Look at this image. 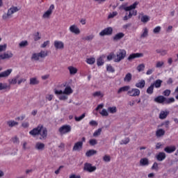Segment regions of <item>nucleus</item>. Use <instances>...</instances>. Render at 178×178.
Instances as JSON below:
<instances>
[{
  "mask_svg": "<svg viewBox=\"0 0 178 178\" xmlns=\"http://www.w3.org/2000/svg\"><path fill=\"white\" fill-rule=\"evenodd\" d=\"M29 84L31 86H37V84H40V81H38L35 77L31 78Z\"/></svg>",
  "mask_w": 178,
  "mask_h": 178,
  "instance_id": "c85d7f7f",
  "label": "nucleus"
},
{
  "mask_svg": "<svg viewBox=\"0 0 178 178\" xmlns=\"http://www.w3.org/2000/svg\"><path fill=\"white\" fill-rule=\"evenodd\" d=\"M115 16H118V12L114 11L112 13H110L108 16V19H113Z\"/></svg>",
  "mask_w": 178,
  "mask_h": 178,
  "instance_id": "5fc2aeb1",
  "label": "nucleus"
},
{
  "mask_svg": "<svg viewBox=\"0 0 178 178\" xmlns=\"http://www.w3.org/2000/svg\"><path fill=\"white\" fill-rule=\"evenodd\" d=\"M90 145H97L98 144V142L95 139H90L89 140Z\"/></svg>",
  "mask_w": 178,
  "mask_h": 178,
  "instance_id": "4d7b16f0",
  "label": "nucleus"
},
{
  "mask_svg": "<svg viewBox=\"0 0 178 178\" xmlns=\"http://www.w3.org/2000/svg\"><path fill=\"white\" fill-rule=\"evenodd\" d=\"M104 58H105V56H101L99 58L97 59V66L104 65V63H105V61L104 60Z\"/></svg>",
  "mask_w": 178,
  "mask_h": 178,
  "instance_id": "bb28decb",
  "label": "nucleus"
},
{
  "mask_svg": "<svg viewBox=\"0 0 178 178\" xmlns=\"http://www.w3.org/2000/svg\"><path fill=\"white\" fill-rule=\"evenodd\" d=\"M2 90L9 91L10 90V85H8L6 83H0V91H2Z\"/></svg>",
  "mask_w": 178,
  "mask_h": 178,
  "instance_id": "aec40b11",
  "label": "nucleus"
},
{
  "mask_svg": "<svg viewBox=\"0 0 178 178\" xmlns=\"http://www.w3.org/2000/svg\"><path fill=\"white\" fill-rule=\"evenodd\" d=\"M31 60H40V54L35 53L32 54Z\"/></svg>",
  "mask_w": 178,
  "mask_h": 178,
  "instance_id": "79ce46f5",
  "label": "nucleus"
},
{
  "mask_svg": "<svg viewBox=\"0 0 178 178\" xmlns=\"http://www.w3.org/2000/svg\"><path fill=\"white\" fill-rule=\"evenodd\" d=\"M135 87L140 89L144 88V87H145V80L144 79L140 80L139 82L135 84Z\"/></svg>",
  "mask_w": 178,
  "mask_h": 178,
  "instance_id": "4be33fe9",
  "label": "nucleus"
},
{
  "mask_svg": "<svg viewBox=\"0 0 178 178\" xmlns=\"http://www.w3.org/2000/svg\"><path fill=\"white\" fill-rule=\"evenodd\" d=\"M113 33V29L112 27H107L99 33V35H101V37H104L105 35H112Z\"/></svg>",
  "mask_w": 178,
  "mask_h": 178,
  "instance_id": "6e6552de",
  "label": "nucleus"
},
{
  "mask_svg": "<svg viewBox=\"0 0 178 178\" xmlns=\"http://www.w3.org/2000/svg\"><path fill=\"white\" fill-rule=\"evenodd\" d=\"M92 95L93 97H104V95L100 91L95 92Z\"/></svg>",
  "mask_w": 178,
  "mask_h": 178,
  "instance_id": "e2e57ef3",
  "label": "nucleus"
},
{
  "mask_svg": "<svg viewBox=\"0 0 178 178\" xmlns=\"http://www.w3.org/2000/svg\"><path fill=\"white\" fill-rule=\"evenodd\" d=\"M6 44H0V52H3L4 51H6Z\"/></svg>",
  "mask_w": 178,
  "mask_h": 178,
  "instance_id": "052dcab7",
  "label": "nucleus"
},
{
  "mask_svg": "<svg viewBox=\"0 0 178 178\" xmlns=\"http://www.w3.org/2000/svg\"><path fill=\"white\" fill-rule=\"evenodd\" d=\"M163 65H165V63L163 61H157V63L156 64V67L157 69H159V68L162 67V66H163Z\"/></svg>",
  "mask_w": 178,
  "mask_h": 178,
  "instance_id": "3c124183",
  "label": "nucleus"
},
{
  "mask_svg": "<svg viewBox=\"0 0 178 178\" xmlns=\"http://www.w3.org/2000/svg\"><path fill=\"white\" fill-rule=\"evenodd\" d=\"M89 124L90 126H98V122H97V121L95 120H91L90 122H89Z\"/></svg>",
  "mask_w": 178,
  "mask_h": 178,
  "instance_id": "774afa93",
  "label": "nucleus"
},
{
  "mask_svg": "<svg viewBox=\"0 0 178 178\" xmlns=\"http://www.w3.org/2000/svg\"><path fill=\"white\" fill-rule=\"evenodd\" d=\"M131 79H133V75L131 74V73L129 72L125 75L124 78V81L125 83H130V81H131Z\"/></svg>",
  "mask_w": 178,
  "mask_h": 178,
  "instance_id": "393cba45",
  "label": "nucleus"
},
{
  "mask_svg": "<svg viewBox=\"0 0 178 178\" xmlns=\"http://www.w3.org/2000/svg\"><path fill=\"white\" fill-rule=\"evenodd\" d=\"M161 26H156V28H154L153 30L154 34H159V33H161Z\"/></svg>",
  "mask_w": 178,
  "mask_h": 178,
  "instance_id": "864d4df0",
  "label": "nucleus"
},
{
  "mask_svg": "<svg viewBox=\"0 0 178 178\" xmlns=\"http://www.w3.org/2000/svg\"><path fill=\"white\" fill-rule=\"evenodd\" d=\"M116 106H113V107H108V112L110 113H116L117 112Z\"/></svg>",
  "mask_w": 178,
  "mask_h": 178,
  "instance_id": "de8ad7c7",
  "label": "nucleus"
},
{
  "mask_svg": "<svg viewBox=\"0 0 178 178\" xmlns=\"http://www.w3.org/2000/svg\"><path fill=\"white\" fill-rule=\"evenodd\" d=\"M68 70L70 71V74L71 75H74L76 73H77V68L73 66L68 67Z\"/></svg>",
  "mask_w": 178,
  "mask_h": 178,
  "instance_id": "7c9ffc66",
  "label": "nucleus"
},
{
  "mask_svg": "<svg viewBox=\"0 0 178 178\" xmlns=\"http://www.w3.org/2000/svg\"><path fill=\"white\" fill-rule=\"evenodd\" d=\"M103 161L104 162H111V156L109 155H105L104 157H103Z\"/></svg>",
  "mask_w": 178,
  "mask_h": 178,
  "instance_id": "bf43d9fd",
  "label": "nucleus"
},
{
  "mask_svg": "<svg viewBox=\"0 0 178 178\" xmlns=\"http://www.w3.org/2000/svg\"><path fill=\"white\" fill-rule=\"evenodd\" d=\"M70 31L73 34H76V35H79V34H80L81 33L80 29H79V27H77V26L74 24L70 26Z\"/></svg>",
  "mask_w": 178,
  "mask_h": 178,
  "instance_id": "f8f14e48",
  "label": "nucleus"
},
{
  "mask_svg": "<svg viewBox=\"0 0 178 178\" xmlns=\"http://www.w3.org/2000/svg\"><path fill=\"white\" fill-rule=\"evenodd\" d=\"M58 131L61 135L67 134V133H70L72 131V127L67 124L63 125L59 128Z\"/></svg>",
  "mask_w": 178,
  "mask_h": 178,
  "instance_id": "423d86ee",
  "label": "nucleus"
},
{
  "mask_svg": "<svg viewBox=\"0 0 178 178\" xmlns=\"http://www.w3.org/2000/svg\"><path fill=\"white\" fill-rule=\"evenodd\" d=\"M144 56V54L143 53H134L129 56L127 60H133V59H136V58H143Z\"/></svg>",
  "mask_w": 178,
  "mask_h": 178,
  "instance_id": "9b49d317",
  "label": "nucleus"
},
{
  "mask_svg": "<svg viewBox=\"0 0 178 178\" xmlns=\"http://www.w3.org/2000/svg\"><path fill=\"white\" fill-rule=\"evenodd\" d=\"M97 154V150L90 149L89 151L86 152V155L88 157L92 156V155H95Z\"/></svg>",
  "mask_w": 178,
  "mask_h": 178,
  "instance_id": "58836bf2",
  "label": "nucleus"
},
{
  "mask_svg": "<svg viewBox=\"0 0 178 178\" xmlns=\"http://www.w3.org/2000/svg\"><path fill=\"white\" fill-rule=\"evenodd\" d=\"M35 148L38 151H44V149H45V144H44L42 143L38 142V143H36V144L35 145Z\"/></svg>",
  "mask_w": 178,
  "mask_h": 178,
  "instance_id": "f3484780",
  "label": "nucleus"
},
{
  "mask_svg": "<svg viewBox=\"0 0 178 178\" xmlns=\"http://www.w3.org/2000/svg\"><path fill=\"white\" fill-rule=\"evenodd\" d=\"M83 143H86L85 137L82 138V141L76 142L74 144V145L72 148V151H81V149H83Z\"/></svg>",
  "mask_w": 178,
  "mask_h": 178,
  "instance_id": "0eeeda50",
  "label": "nucleus"
},
{
  "mask_svg": "<svg viewBox=\"0 0 178 178\" xmlns=\"http://www.w3.org/2000/svg\"><path fill=\"white\" fill-rule=\"evenodd\" d=\"M159 167H158V163L154 162L153 165L152 166V170H158Z\"/></svg>",
  "mask_w": 178,
  "mask_h": 178,
  "instance_id": "0e129e2a",
  "label": "nucleus"
},
{
  "mask_svg": "<svg viewBox=\"0 0 178 178\" xmlns=\"http://www.w3.org/2000/svg\"><path fill=\"white\" fill-rule=\"evenodd\" d=\"M164 151L167 154H172L176 151V146H168L164 148Z\"/></svg>",
  "mask_w": 178,
  "mask_h": 178,
  "instance_id": "a211bd4d",
  "label": "nucleus"
},
{
  "mask_svg": "<svg viewBox=\"0 0 178 178\" xmlns=\"http://www.w3.org/2000/svg\"><path fill=\"white\" fill-rule=\"evenodd\" d=\"M124 37V33L120 32L117 33L114 37L113 38V41H119L120 40H122Z\"/></svg>",
  "mask_w": 178,
  "mask_h": 178,
  "instance_id": "b1692460",
  "label": "nucleus"
},
{
  "mask_svg": "<svg viewBox=\"0 0 178 178\" xmlns=\"http://www.w3.org/2000/svg\"><path fill=\"white\" fill-rule=\"evenodd\" d=\"M100 115H101L102 116H108V111H106V109H103V110L102 111V112H100Z\"/></svg>",
  "mask_w": 178,
  "mask_h": 178,
  "instance_id": "69168bd1",
  "label": "nucleus"
},
{
  "mask_svg": "<svg viewBox=\"0 0 178 178\" xmlns=\"http://www.w3.org/2000/svg\"><path fill=\"white\" fill-rule=\"evenodd\" d=\"M148 35V29L147 27L143 29V33L140 35V38H147Z\"/></svg>",
  "mask_w": 178,
  "mask_h": 178,
  "instance_id": "ea45409f",
  "label": "nucleus"
},
{
  "mask_svg": "<svg viewBox=\"0 0 178 178\" xmlns=\"http://www.w3.org/2000/svg\"><path fill=\"white\" fill-rule=\"evenodd\" d=\"M156 137H162V136H165V130L163 129H159L156 131Z\"/></svg>",
  "mask_w": 178,
  "mask_h": 178,
  "instance_id": "473e14b6",
  "label": "nucleus"
},
{
  "mask_svg": "<svg viewBox=\"0 0 178 178\" xmlns=\"http://www.w3.org/2000/svg\"><path fill=\"white\" fill-rule=\"evenodd\" d=\"M146 92L149 95H152V94H154V85H152V83L147 88Z\"/></svg>",
  "mask_w": 178,
  "mask_h": 178,
  "instance_id": "c9c22d12",
  "label": "nucleus"
},
{
  "mask_svg": "<svg viewBox=\"0 0 178 178\" xmlns=\"http://www.w3.org/2000/svg\"><path fill=\"white\" fill-rule=\"evenodd\" d=\"M13 70L12 69H8L4 72H2L0 73V79L2 77H8L10 75V73H12Z\"/></svg>",
  "mask_w": 178,
  "mask_h": 178,
  "instance_id": "6ab92c4d",
  "label": "nucleus"
},
{
  "mask_svg": "<svg viewBox=\"0 0 178 178\" xmlns=\"http://www.w3.org/2000/svg\"><path fill=\"white\" fill-rule=\"evenodd\" d=\"M10 17H12V15L8 13V11L7 13H4L2 16L3 20H8Z\"/></svg>",
  "mask_w": 178,
  "mask_h": 178,
  "instance_id": "09e8293b",
  "label": "nucleus"
},
{
  "mask_svg": "<svg viewBox=\"0 0 178 178\" xmlns=\"http://www.w3.org/2000/svg\"><path fill=\"white\" fill-rule=\"evenodd\" d=\"M130 143V138H126L124 140H122L120 143L121 145H123V144H129Z\"/></svg>",
  "mask_w": 178,
  "mask_h": 178,
  "instance_id": "13d9d810",
  "label": "nucleus"
},
{
  "mask_svg": "<svg viewBox=\"0 0 178 178\" xmlns=\"http://www.w3.org/2000/svg\"><path fill=\"white\" fill-rule=\"evenodd\" d=\"M33 40H34V41H38V40H41V36H40V32H37L34 35Z\"/></svg>",
  "mask_w": 178,
  "mask_h": 178,
  "instance_id": "603ef678",
  "label": "nucleus"
},
{
  "mask_svg": "<svg viewBox=\"0 0 178 178\" xmlns=\"http://www.w3.org/2000/svg\"><path fill=\"white\" fill-rule=\"evenodd\" d=\"M145 69V65H144L143 63L140 64L136 67V70H138V72H143L144 71Z\"/></svg>",
  "mask_w": 178,
  "mask_h": 178,
  "instance_id": "a18cd8bd",
  "label": "nucleus"
},
{
  "mask_svg": "<svg viewBox=\"0 0 178 178\" xmlns=\"http://www.w3.org/2000/svg\"><path fill=\"white\" fill-rule=\"evenodd\" d=\"M27 46H29V42L27 40H23L19 43V48H26Z\"/></svg>",
  "mask_w": 178,
  "mask_h": 178,
  "instance_id": "4c0bfd02",
  "label": "nucleus"
},
{
  "mask_svg": "<svg viewBox=\"0 0 178 178\" xmlns=\"http://www.w3.org/2000/svg\"><path fill=\"white\" fill-rule=\"evenodd\" d=\"M20 77V75H17L15 76L13 79H8V81L9 84H17V79Z\"/></svg>",
  "mask_w": 178,
  "mask_h": 178,
  "instance_id": "cd10ccee",
  "label": "nucleus"
},
{
  "mask_svg": "<svg viewBox=\"0 0 178 178\" xmlns=\"http://www.w3.org/2000/svg\"><path fill=\"white\" fill-rule=\"evenodd\" d=\"M117 58L114 59V62L119 63L121 60H123L127 55V52L124 49H119L117 52Z\"/></svg>",
  "mask_w": 178,
  "mask_h": 178,
  "instance_id": "20e7f679",
  "label": "nucleus"
},
{
  "mask_svg": "<svg viewBox=\"0 0 178 178\" xmlns=\"http://www.w3.org/2000/svg\"><path fill=\"white\" fill-rule=\"evenodd\" d=\"M54 47L56 49H63L65 48V44L62 41H54Z\"/></svg>",
  "mask_w": 178,
  "mask_h": 178,
  "instance_id": "2eb2a0df",
  "label": "nucleus"
},
{
  "mask_svg": "<svg viewBox=\"0 0 178 178\" xmlns=\"http://www.w3.org/2000/svg\"><path fill=\"white\" fill-rule=\"evenodd\" d=\"M152 85L156 88H161V86H162V80L157 79L153 83H152Z\"/></svg>",
  "mask_w": 178,
  "mask_h": 178,
  "instance_id": "a878e982",
  "label": "nucleus"
},
{
  "mask_svg": "<svg viewBox=\"0 0 178 178\" xmlns=\"http://www.w3.org/2000/svg\"><path fill=\"white\" fill-rule=\"evenodd\" d=\"M115 56V54L111 53L108 56H107V60H112Z\"/></svg>",
  "mask_w": 178,
  "mask_h": 178,
  "instance_id": "338daca9",
  "label": "nucleus"
},
{
  "mask_svg": "<svg viewBox=\"0 0 178 178\" xmlns=\"http://www.w3.org/2000/svg\"><path fill=\"white\" fill-rule=\"evenodd\" d=\"M156 159L157 161H159V162H162V161L166 159V154L163 152H161L156 155Z\"/></svg>",
  "mask_w": 178,
  "mask_h": 178,
  "instance_id": "4468645a",
  "label": "nucleus"
},
{
  "mask_svg": "<svg viewBox=\"0 0 178 178\" xmlns=\"http://www.w3.org/2000/svg\"><path fill=\"white\" fill-rule=\"evenodd\" d=\"M10 58H13V54L10 51H7L6 53L0 54V59H1L2 60L5 59H10Z\"/></svg>",
  "mask_w": 178,
  "mask_h": 178,
  "instance_id": "ddd939ff",
  "label": "nucleus"
},
{
  "mask_svg": "<svg viewBox=\"0 0 178 178\" xmlns=\"http://www.w3.org/2000/svg\"><path fill=\"white\" fill-rule=\"evenodd\" d=\"M86 63L88 65H94L95 63V58H89L86 59Z\"/></svg>",
  "mask_w": 178,
  "mask_h": 178,
  "instance_id": "c03bdc74",
  "label": "nucleus"
},
{
  "mask_svg": "<svg viewBox=\"0 0 178 178\" xmlns=\"http://www.w3.org/2000/svg\"><path fill=\"white\" fill-rule=\"evenodd\" d=\"M168 115H169V112L161 111L159 115V119H166V118L168 117Z\"/></svg>",
  "mask_w": 178,
  "mask_h": 178,
  "instance_id": "e433bc0d",
  "label": "nucleus"
},
{
  "mask_svg": "<svg viewBox=\"0 0 178 178\" xmlns=\"http://www.w3.org/2000/svg\"><path fill=\"white\" fill-rule=\"evenodd\" d=\"M101 133H102V128H99L93 133V137H98V136H101Z\"/></svg>",
  "mask_w": 178,
  "mask_h": 178,
  "instance_id": "37998d69",
  "label": "nucleus"
},
{
  "mask_svg": "<svg viewBox=\"0 0 178 178\" xmlns=\"http://www.w3.org/2000/svg\"><path fill=\"white\" fill-rule=\"evenodd\" d=\"M72 93H73V90L70 86H67L63 91V94H65L66 95H70V94H72Z\"/></svg>",
  "mask_w": 178,
  "mask_h": 178,
  "instance_id": "c756f323",
  "label": "nucleus"
},
{
  "mask_svg": "<svg viewBox=\"0 0 178 178\" xmlns=\"http://www.w3.org/2000/svg\"><path fill=\"white\" fill-rule=\"evenodd\" d=\"M154 102H157L158 104H165L166 105H168L169 104H172V102H175V98H166L163 95H160L154 98Z\"/></svg>",
  "mask_w": 178,
  "mask_h": 178,
  "instance_id": "7ed1b4c3",
  "label": "nucleus"
},
{
  "mask_svg": "<svg viewBox=\"0 0 178 178\" xmlns=\"http://www.w3.org/2000/svg\"><path fill=\"white\" fill-rule=\"evenodd\" d=\"M48 54H49L48 50L41 51L40 52H39V56L40 58H42V59H44V58H47V56H48Z\"/></svg>",
  "mask_w": 178,
  "mask_h": 178,
  "instance_id": "72a5a7b5",
  "label": "nucleus"
},
{
  "mask_svg": "<svg viewBox=\"0 0 178 178\" xmlns=\"http://www.w3.org/2000/svg\"><path fill=\"white\" fill-rule=\"evenodd\" d=\"M170 92H171L170 90L167 89L163 91V95H164L165 97H169V95H170Z\"/></svg>",
  "mask_w": 178,
  "mask_h": 178,
  "instance_id": "680f3d73",
  "label": "nucleus"
},
{
  "mask_svg": "<svg viewBox=\"0 0 178 178\" xmlns=\"http://www.w3.org/2000/svg\"><path fill=\"white\" fill-rule=\"evenodd\" d=\"M85 118H86V113H83L79 117L75 116L74 119H75L76 122H80L81 120H83V119Z\"/></svg>",
  "mask_w": 178,
  "mask_h": 178,
  "instance_id": "49530a36",
  "label": "nucleus"
},
{
  "mask_svg": "<svg viewBox=\"0 0 178 178\" xmlns=\"http://www.w3.org/2000/svg\"><path fill=\"white\" fill-rule=\"evenodd\" d=\"M19 10H20V8H18L17 7L13 6L8 10V12L12 16L13 13H16V12H19Z\"/></svg>",
  "mask_w": 178,
  "mask_h": 178,
  "instance_id": "412c9836",
  "label": "nucleus"
},
{
  "mask_svg": "<svg viewBox=\"0 0 178 178\" xmlns=\"http://www.w3.org/2000/svg\"><path fill=\"white\" fill-rule=\"evenodd\" d=\"M139 2L136 1L134 2L132 5L127 7H123L122 9L125 10V12H129L126 13L125 16L122 18V20L126 22L127 20H129V19H131L133 16H137V10L133 9H136L137 8V5H138Z\"/></svg>",
  "mask_w": 178,
  "mask_h": 178,
  "instance_id": "f03ea898",
  "label": "nucleus"
},
{
  "mask_svg": "<svg viewBox=\"0 0 178 178\" xmlns=\"http://www.w3.org/2000/svg\"><path fill=\"white\" fill-rule=\"evenodd\" d=\"M140 92L138 88L129 89L127 92V95L129 97H140Z\"/></svg>",
  "mask_w": 178,
  "mask_h": 178,
  "instance_id": "1a4fd4ad",
  "label": "nucleus"
},
{
  "mask_svg": "<svg viewBox=\"0 0 178 178\" xmlns=\"http://www.w3.org/2000/svg\"><path fill=\"white\" fill-rule=\"evenodd\" d=\"M149 16L148 15H143L140 21L142 22V23H148V22H149Z\"/></svg>",
  "mask_w": 178,
  "mask_h": 178,
  "instance_id": "a19ab883",
  "label": "nucleus"
},
{
  "mask_svg": "<svg viewBox=\"0 0 178 178\" xmlns=\"http://www.w3.org/2000/svg\"><path fill=\"white\" fill-rule=\"evenodd\" d=\"M94 37L95 36L93 34H91L88 36L82 38V40L83 41H92V40H94Z\"/></svg>",
  "mask_w": 178,
  "mask_h": 178,
  "instance_id": "f704fd0d",
  "label": "nucleus"
},
{
  "mask_svg": "<svg viewBox=\"0 0 178 178\" xmlns=\"http://www.w3.org/2000/svg\"><path fill=\"white\" fill-rule=\"evenodd\" d=\"M149 165V160L147 158H143L140 160V166H148Z\"/></svg>",
  "mask_w": 178,
  "mask_h": 178,
  "instance_id": "5701e85b",
  "label": "nucleus"
},
{
  "mask_svg": "<svg viewBox=\"0 0 178 178\" xmlns=\"http://www.w3.org/2000/svg\"><path fill=\"white\" fill-rule=\"evenodd\" d=\"M83 170L85 172H88V173H92L97 170V166L92 165L90 163H85L83 165Z\"/></svg>",
  "mask_w": 178,
  "mask_h": 178,
  "instance_id": "39448f33",
  "label": "nucleus"
},
{
  "mask_svg": "<svg viewBox=\"0 0 178 178\" xmlns=\"http://www.w3.org/2000/svg\"><path fill=\"white\" fill-rule=\"evenodd\" d=\"M7 124L8 127H15V126H17L19 122H15V120H9L7 122Z\"/></svg>",
  "mask_w": 178,
  "mask_h": 178,
  "instance_id": "2f4dec72",
  "label": "nucleus"
},
{
  "mask_svg": "<svg viewBox=\"0 0 178 178\" xmlns=\"http://www.w3.org/2000/svg\"><path fill=\"white\" fill-rule=\"evenodd\" d=\"M106 70L110 73H115V68H113V67H112L111 65H107Z\"/></svg>",
  "mask_w": 178,
  "mask_h": 178,
  "instance_id": "8fccbe9b",
  "label": "nucleus"
},
{
  "mask_svg": "<svg viewBox=\"0 0 178 178\" xmlns=\"http://www.w3.org/2000/svg\"><path fill=\"white\" fill-rule=\"evenodd\" d=\"M130 90V86H124L123 87H121L118 90V94H122V92H129Z\"/></svg>",
  "mask_w": 178,
  "mask_h": 178,
  "instance_id": "dca6fc26",
  "label": "nucleus"
},
{
  "mask_svg": "<svg viewBox=\"0 0 178 178\" xmlns=\"http://www.w3.org/2000/svg\"><path fill=\"white\" fill-rule=\"evenodd\" d=\"M55 9V6H54V4H51L49 7V8L48 9V10H47L44 14L42 17L44 19H48V17H49L51 16V15H52V10Z\"/></svg>",
  "mask_w": 178,
  "mask_h": 178,
  "instance_id": "9d476101",
  "label": "nucleus"
},
{
  "mask_svg": "<svg viewBox=\"0 0 178 178\" xmlns=\"http://www.w3.org/2000/svg\"><path fill=\"white\" fill-rule=\"evenodd\" d=\"M11 141L13 143V144H19V138H17V136L12 138Z\"/></svg>",
  "mask_w": 178,
  "mask_h": 178,
  "instance_id": "6e6d98bb",
  "label": "nucleus"
},
{
  "mask_svg": "<svg viewBox=\"0 0 178 178\" xmlns=\"http://www.w3.org/2000/svg\"><path fill=\"white\" fill-rule=\"evenodd\" d=\"M29 134L33 136V137H35V136H41L42 138H40V139L45 140L48 136V130H47V128H44L42 124H39L36 128L30 131Z\"/></svg>",
  "mask_w": 178,
  "mask_h": 178,
  "instance_id": "f257e3e1",
  "label": "nucleus"
}]
</instances>
